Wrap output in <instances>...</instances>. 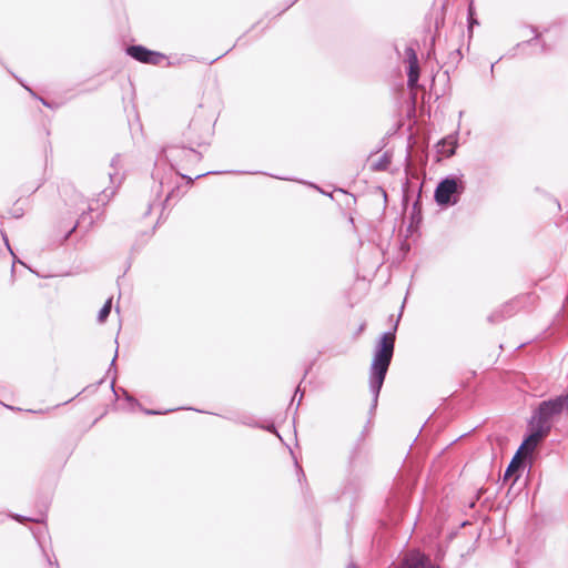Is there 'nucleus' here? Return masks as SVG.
Segmentation results:
<instances>
[{"label": "nucleus", "instance_id": "f257e3e1", "mask_svg": "<svg viewBox=\"0 0 568 568\" xmlns=\"http://www.w3.org/2000/svg\"><path fill=\"white\" fill-rule=\"evenodd\" d=\"M212 135L211 121H203L201 118H193L183 132L182 144H169L164 146L156 159V166L160 163H169L170 171L175 172L183 179L192 182V178L181 174L179 169H189L202 160V154L195 148L204 145Z\"/></svg>", "mask_w": 568, "mask_h": 568}, {"label": "nucleus", "instance_id": "f03ea898", "mask_svg": "<svg viewBox=\"0 0 568 568\" xmlns=\"http://www.w3.org/2000/svg\"><path fill=\"white\" fill-rule=\"evenodd\" d=\"M398 318H400V314L398 315ZM397 325L398 322L395 323L393 332H386L381 336L374 349L373 361L369 368V390L373 395V407H376L377 405L382 386L392 363L396 339L395 331L397 329Z\"/></svg>", "mask_w": 568, "mask_h": 568}, {"label": "nucleus", "instance_id": "7ed1b4c3", "mask_svg": "<svg viewBox=\"0 0 568 568\" xmlns=\"http://www.w3.org/2000/svg\"><path fill=\"white\" fill-rule=\"evenodd\" d=\"M564 413H568V392L540 402L532 410L529 420L550 433L554 423Z\"/></svg>", "mask_w": 568, "mask_h": 568}, {"label": "nucleus", "instance_id": "20e7f679", "mask_svg": "<svg viewBox=\"0 0 568 568\" xmlns=\"http://www.w3.org/2000/svg\"><path fill=\"white\" fill-rule=\"evenodd\" d=\"M465 191V183L462 178L448 175L443 179L435 190V201L438 205H455Z\"/></svg>", "mask_w": 568, "mask_h": 568}, {"label": "nucleus", "instance_id": "39448f33", "mask_svg": "<svg viewBox=\"0 0 568 568\" xmlns=\"http://www.w3.org/2000/svg\"><path fill=\"white\" fill-rule=\"evenodd\" d=\"M122 168H123L122 158L120 154H115L111 160L110 171L108 172V176H109L111 185L104 187L101 191V193L98 196V202H100L104 205L115 194L116 189L120 186V184L123 181V174L121 173Z\"/></svg>", "mask_w": 568, "mask_h": 568}, {"label": "nucleus", "instance_id": "423d86ee", "mask_svg": "<svg viewBox=\"0 0 568 568\" xmlns=\"http://www.w3.org/2000/svg\"><path fill=\"white\" fill-rule=\"evenodd\" d=\"M528 434L524 438L519 449L517 450L520 455L529 456L534 453L537 446L550 434L546 429L536 425L528 419Z\"/></svg>", "mask_w": 568, "mask_h": 568}, {"label": "nucleus", "instance_id": "0eeeda50", "mask_svg": "<svg viewBox=\"0 0 568 568\" xmlns=\"http://www.w3.org/2000/svg\"><path fill=\"white\" fill-rule=\"evenodd\" d=\"M126 53L134 60L146 64L158 65L165 60V55L163 53L149 50L140 44L129 45L126 48Z\"/></svg>", "mask_w": 568, "mask_h": 568}, {"label": "nucleus", "instance_id": "6e6552de", "mask_svg": "<svg viewBox=\"0 0 568 568\" xmlns=\"http://www.w3.org/2000/svg\"><path fill=\"white\" fill-rule=\"evenodd\" d=\"M396 568H436L425 554L414 550L407 552Z\"/></svg>", "mask_w": 568, "mask_h": 568}, {"label": "nucleus", "instance_id": "1a4fd4ad", "mask_svg": "<svg viewBox=\"0 0 568 568\" xmlns=\"http://www.w3.org/2000/svg\"><path fill=\"white\" fill-rule=\"evenodd\" d=\"M406 58L408 62L407 85L409 89H414L416 88L419 79V64L417 54L413 48L406 49Z\"/></svg>", "mask_w": 568, "mask_h": 568}, {"label": "nucleus", "instance_id": "9d476101", "mask_svg": "<svg viewBox=\"0 0 568 568\" xmlns=\"http://www.w3.org/2000/svg\"><path fill=\"white\" fill-rule=\"evenodd\" d=\"M515 313V306L513 303H506L501 305L498 310L494 311L488 316V322L491 324H496L501 322L503 320L513 316Z\"/></svg>", "mask_w": 568, "mask_h": 568}, {"label": "nucleus", "instance_id": "9b49d317", "mask_svg": "<svg viewBox=\"0 0 568 568\" xmlns=\"http://www.w3.org/2000/svg\"><path fill=\"white\" fill-rule=\"evenodd\" d=\"M229 420H232L236 424L245 425L252 428H262L263 424L257 422L254 416L250 414H240L235 417H226Z\"/></svg>", "mask_w": 568, "mask_h": 568}, {"label": "nucleus", "instance_id": "f8f14e48", "mask_svg": "<svg viewBox=\"0 0 568 568\" xmlns=\"http://www.w3.org/2000/svg\"><path fill=\"white\" fill-rule=\"evenodd\" d=\"M457 146V140L454 136H448L446 139H443L438 143V152L445 154L446 156H452L455 153Z\"/></svg>", "mask_w": 568, "mask_h": 568}, {"label": "nucleus", "instance_id": "ddd939ff", "mask_svg": "<svg viewBox=\"0 0 568 568\" xmlns=\"http://www.w3.org/2000/svg\"><path fill=\"white\" fill-rule=\"evenodd\" d=\"M523 466L524 462L520 457V454L517 452L505 470L504 479L506 480L511 477L513 474L520 469Z\"/></svg>", "mask_w": 568, "mask_h": 568}, {"label": "nucleus", "instance_id": "4468645a", "mask_svg": "<svg viewBox=\"0 0 568 568\" xmlns=\"http://www.w3.org/2000/svg\"><path fill=\"white\" fill-rule=\"evenodd\" d=\"M390 164V156L384 153L377 161L372 164L374 171H386Z\"/></svg>", "mask_w": 568, "mask_h": 568}, {"label": "nucleus", "instance_id": "2eb2a0df", "mask_svg": "<svg viewBox=\"0 0 568 568\" xmlns=\"http://www.w3.org/2000/svg\"><path fill=\"white\" fill-rule=\"evenodd\" d=\"M111 307H112V300L109 298L104 305L102 306V308L99 311V314H98V322L99 323H103L105 322V320L108 318V316L110 315V312H111Z\"/></svg>", "mask_w": 568, "mask_h": 568}, {"label": "nucleus", "instance_id": "dca6fc26", "mask_svg": "<svg viewBox=\"0 0 568 568\" xmlns=\"http://www.w3.org/2000/svg\"><path fill=\"white\" fill-rule=\"evenodd\" d=\"M359 453H361V448H359V446H356L349 457L352 466H355V464L357 462V457L359 456Z\"/></svg>", "mask_w": 568, "mask_h": 568}, {"label": "nucleus", "instance_id": "f3484780", "mask_svg": "<svg viewBox=\"0 0 568 568\" xmlns=\"http://www.w3.org/2000/svg\"><path fill=\"white\" fill-rule=\"evenodd\" d=\"M153 178L159 180L161 187H163L166 184L165 179L163 176H160L159 170L155 171Z\"/></svg>", "mask_w": 568, "mask_h": 568}, {"label": "nucleus", "instance_id": "a211bd4d", "mask_svg": "<svg viewBox=\"0 0 568 568\" xmlns=\"http://www.w3.org/2000/svg\"><path fill=\"white\" fill-rule=\"evenodd\" d=\"M262 428H263V429H266V430H267V432H270V433H274V434H276V435L280 437V434L277 433V430H276V428H275L274 424H270V425H267V426H264V425H263V427H262Z\"/></svg>", "mask_w": 568, "mask_h": 568}, {"label": "nucleus", "instance_id": "6ab92c4d", "mask_svg": "<svg viewBox=\"0 0 568 568\" xmlns=\"http://www.w3.org/2000/svg\"><path fill=\"white\" fill-rule=\"evenodd\" d=\"M11 517H12L13 519H16L17 521H19V523H23L24 520H29V518L23 517V516L18 515V514L11 515Z\"/></svg>", "mask_w": 568, "mask_h": 568}, {"label": "nucleus", "instance_id": "aec40b11", "mask_svg": "<svg viewBox=\"0 0 568 568\" xmlns=\"http://www.w3.org/2000/svg\"><path fill=\"white\" fill-rule=\"evenodd\" d=\"M1 235H2V239H3V241H4L6 245H7V247L9 248V251L11 252V254H13V252H12V250H11L10 245H9V241H8V236H7V234H6L3 231H1Z\"/></svg>", "mask_w": 568, "mask_h": 568}, {"label": "nucleus", "instance_id": "412c9836", "mask_svg": "<svg viewBox=\"0 0 568 568\" xmlns=\"http://www.w3.org/2000/svg\"><path fill=\"white\" fill-rule=\"evenodd\" d=\"M116 357H118V348L115 349V354H114V357L111 361L110 368H109L108 373H110L111 369L115 367V359H116Z\"/></svg>", "mask_w": 568, "mask_h": 568}, {"label": "nucleus", "instance_id": "4be33fe9", "mask_svg": "<svg viewBox=\"0 0 568 568\" xmlns=\"http://www.w3.org/2000/svg\"><path fill=\"white\" fill-rule=\"evenodd\" d=\"M530 31L535 34L534 38L529 41H527L526 43L530 44L531 41L534 40H537L539 38V33L537 32V30L535 28H531Z\"/></svg>", "mask_w": 568, "mask_h": 568}, {"label": "nucleus", "instance_id": "5701e85b", "mask_svg": "<svg viewBox=\"0 0 568 568\" xmlns=\"http://www.w3.org/2000/svg\"><path fill=\"white\" fill-rule=\"evenodd\" d=\"M144 413L146 415H159V414H162V412L160 410H153V409H144Z\"/></svg>", "mask_w": 568, "mask_h": 568}, {"label": "nucleus", "instance_id": "b1692460", "mask_svg": "<svg viewBox=\"0 0 568 568\" xmlns=\"http://www.w3.org/2000/svg\"><path fill=\"white\" fill-rule=\"evenodd\" d=\"M43 105L48 106V108H52V104H50L47 100H44L43 98H38Z\"/></svg>", "mask_w": 568, "mask_h": 568}, {"label": "nucleus", "instance_id": "393cba45", "mask_svg": "<svg viewBox=\"0 0 568 568\" xmlns=\"http://www.w3.org/2000/svg\"><path fill=\"white\" fill-rule=\"evenodd\" d=\"M22 85L26 88V90H28L30 92L31 95L38 98L37 94L32 91V89H30L29 87H27L24 84H22Z\"/></svg>", "mask_w": 568, "mask_h": 568}, {"label": "nucleus", "instance_id": "a878e982", "mask_svg": "<svg viewBox=\"0 0 568 568\" xmlns=\"http://www.w3.org/2000/svg\"><path fill=\"white\" fill-rule=\"evenodd\" d=\"M295 1H296V0L291 1V2H290V3L284 8V10H283V11H285V10H286V9H288L291 6H293Z\"/></svg>", "mask_w": 568, "mask_h": 568}, {"label": "nucleus", "instance_id": "bb28decb", "mask_svg": "<svg viewBox=\"0 0 568 568\" xmlns=\"http://www.w3.org/2000/svg\"><path fill=\"white\" fill-rule=\"evenodd\" d=\"M199 133H200L199 129L197 130L195 129V130L192 131V135L193 136H196Z\"/></svg>", "mask_w": 568, "mask_h": 568}, {"label": "nucleus", "instance_id": "cd10ccee", "mask_svg": "<svg viewBox=\"0 0 568 568\" xmlns=\"http://www.w3.org/2000/svg\"><path fill=\"white\" fill-rule=\"evenodd\" d=\"M298 393H300V387H297V388H296L295 394H294V397H293V399H292V403L294 402V399H295V397H296V395H297Z\"/></svg>", "mask_w": 568, "mask_h": 568}, {"label": "nucleus", "instance_id": "c85d7f7f", "mask_svg": "<svg viewBox=\"0 0 568 568\" xmlns=\"http://www.w3.org/2000/svg\"><path fill=\"white\" fill-rule=\"evenodd\" d=\"M123 393L125 394L128 400H133V398L128 395L126 390L123 389Z\"/></svg>", "mask_w": 568, "mask_h": 568}, {"label": "nucleus", "instance_id": "c756f323", "mask_svg": "<svg viewBox=\"0 0 568 568\" xmlns=\"http://www.w3.org/2000/svg\"><path fill=\"white\" fill-rule=\"evenodd\" d=\"M303 395H304L303 393H301V394H300V398H298V402H297V406L301 404V400H302V398H303Z\"/></svg>", "mask_w": 568, "mask_h": 568}, {"label": "nucleus", "instance_id": "7c9ffc66", "mask_svg": "<svg viewBox=\"0 0 568 568\" xmlns=\"http://www.w3.org/2000/svg\"><path fill=\"white\" fill-rule=\"evenodd\" d=\"M206 174H207V173H201V174H197V175L195 176V179H200V178H202V176H204V175H206Z\"/></svg>", "mask_w": 568, "mask_h": 568}, {"label": "nucleus", "instance_id": "2f4dec72", "mask_svg": "<svg viewBox=\"0 0 568 568\" xmlns=\"http://www.w3.org/2000/svg\"><path fill=\"white\" fill-rule=\"evenodd\" d=\"M77 225L72 226V229L70 230V232L68 233L67 237L75 230Z\"/></svg>", "mask_w": 568, "mask_h": 568}, {"label": "nucleus", "instance_id": "473e14b6", "mask_svg": "<svg viewBox=\"0 0 568 568\" xmlns=\"http://www.w3.org/2000/svg\"><path fill=\"white\" fill-rule=\"evenodd\" d=\"M347 568H357V567H356V565H355V564H353V562H352V564H349V565L347 566Z\"/></svg>", "mask_w": 568, "mask_h": 568}, {"label": "nucleus", "instance_id": "72a5a7b5", "mask_svg": "<svg viewBox=\"0 0 568 568\" xmlns=\"http://www.w3.org/2000/svg\"><path fill=\"white\" fill-rule=\"evenodd\" d=\"M152 206H153V204H150V205H149L148 211H146V213H145V214H149V213H150V211H151Z\"/></svg>", "mask_w": 568, "mask_h": 568}, {"label": "nucleus", "instance_id": "f704fd0d", "mask_svg": "<svg viewBox=\"0 0 568 568\" xmlns=\"http://www.w3.org/2000/svg\"><path fill=\"white\" fill-rule=\"evenodd\" d=\"M494 67H495V64L493 63V64L490 65V72H491V73L494 72Z\"/></svg>", "mask_w": 568, "mask_h": 568}, {"label": "nucleus", "instance_id": "c9c22d12", "mask_svg": "<svg viewBox=\"0 0 568 568\" xmlns=\"http://www.w3.org/2000/svg\"><path fill=\"white\" fill-rule=\"evenodd\" d=\"M170 196H171V193H169V194L166 195L165 202H168V201L170 200Z\"/></svg>", "mask_w": 568, "mask_h": 568}, {"label": "nucleus", "instance_id": "e433bc0d", "mask_svg": "<svg viewBox=\"0 0 568 568\" xmlns=\"http://www.w3.org/2000/svg\"><path fill=\"white\" fill-rule=\"evenodd\" d=\"M114 384H115V381H114V378H113V379H112V383H111L112 388L114 387Z\"/></svg>", "mask_w": 568, "mask_h": 568}]
</instances>
